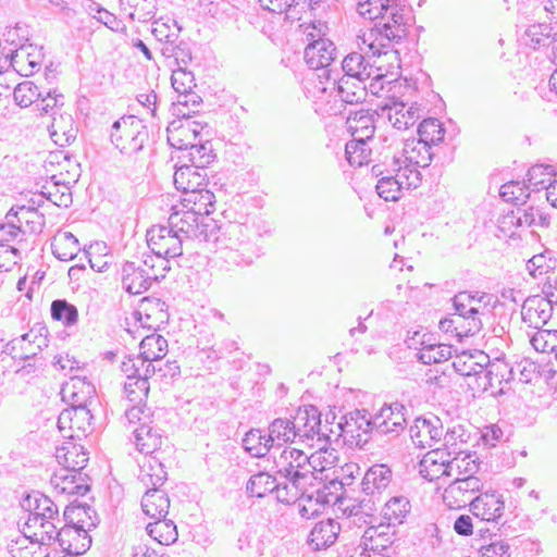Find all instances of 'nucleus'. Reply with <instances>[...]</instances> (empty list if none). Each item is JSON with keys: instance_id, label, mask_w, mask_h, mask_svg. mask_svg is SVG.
I'll list each match as a JSON object with an SVG mask.
<instances>
[{"instance_id": "obj_1", "label": "nucleus", "mask_w": 557, "mask_h": 557, "mask_svg": "<svg viewBox=\"0 0 557 557\" xmlns=\"http://www.w3.org/2000/svg\"><path fill=\"white\" fill-rule=\"evenodd\" d=\"M357 11L362 17L374 22L372 32L376 33V37L369 44L373 55L386 53V49L405 39L413 23L411 9L404 0H361Z\"/></svg>"}, {"instance_id": "obj_2", "label": "nucleus", "mask_w": 557, "mask_h": 557, "mask_svg": "<svg viewBox=\"0 0 557 557\" xmlns=\"http://www.w3.org/2000/svg\"><path fill=\"white\" fill-rule=\"evenodd\" d=\"M215 228L211 242L216 243V262L223 271L250 267L261 256L257 233L246 224H230L222 236Z\"/></svg>"}, {"instance_id": "obj_3", "label": "nucleus", "mask_w": 557, "mask_h": 557, "mask_svg": "<svg viewBox=\"0 0 557 557\" xmlns=\"http://www.w3.org/2000/svg\"><path fill=\"white\" fill-rule=\"evenodd\" d=\"M110 138L122 154L135 160L145 153L150 144L148 127L134 115L115 121L111 127Z\"/></svg>"}, {"instance_id": "obj_4", "label": "nucleus", "mask_w": 557, "mask_h": 557, "mask_svg": "<svg viewBox=\"0 0 557 557\" xmlns=\"http://www.w3.org/2000/svg\"><path fill=\"white\" fill-rule=\"evenodd\" d=\"M392 471L386 465H374L368 469L361 481V493L355 499L350 509V516L361 519L362 516L371 517L376 510V503L381 493L389 485Z\"/></svg>"}, {"instance_id": "obj_5", "label": "nucleus", "mask_w": 557, "mask_h": 557, "mask_svg": "<svg viewBox=\"0 0 557 557\" xmlns=\"http://www.w3.org/2000/svg\"><path fill=\"white\" fill-rule=\"evenodd\" d=\"M392 170H386V176L379 178L376 193L385 201H397L401 197L403 189L417 188L422 182L420 171L401 166L400 158L396 153L392 157Z\"/></svg>"}, {"instance_id": "obj_6", "label": "nucleus", "mask_w": 557, "mask_h": 557, "mask_svg": "<svg viewBox=\"0 0 557 557\" xmlns=\"http://www.w3.org/2000/svg\"><path fill=\"white\" fill-rule=\"evenodd\" d=\"M4 220L0 221V244L5 245L14 242L21 244L24 240L23 223L29 225L30 231L35 233L41 232L45 226V214L33 208H25V206L20 207L16 211L11 209Z\"/></svg>"}, {"instance_id": "obj_7", "label": "nucleus", "mask_w": 557, "mask_h": 557, "mask_svg": "<svg viewBox=\"0 0 557 557\" xmlns=\"http://www.w3.org/2000/svg\"><path fill=\"white\" fill-rule=\"evenodd\" d=\"M278 473L286 478L292 486L304 492L313 479V467L309 457L300 449L286 447L282 450L280 458L275 461Z\"/></svg>"}, {"instance_id": "obj_8", "label": "nucleus", "mask_w": 557, "mask_h": 557, "mask_svg": "<svg viewBox=\"0 0 557 557\" xmlns=\"http://www.w3.org/2000/svg\"><path fill=\"white\" fill-rule=\"evenodd\" d=\"M147 244L161 263L162 272H166L169 260L182 256L184 239L169 224L153 225L147 231Z\"/></svg>"}, {"instance_id": "obj_9", "label": "nucleus", "mask_w": 557, "mask_h": 557, "mask_svg": "<svg viewBox=\"0 0 557 557\" xmlns=\"http://www.w3.org/2000/svg\"><path fill=\"white\" fill-rule=\"evenodd\" d=\"M173 212L168 219V224L185 240L188 238H198L203 242H211L216 225L214 223H205V218L196 214L197 211H190L186 208L178 209L173 206Z\"/></svg>"}, {"instance_id": "obj_10", "label": "nucleus", "mask_w": 557, "mask_h": 557, "mask_svg": "<svg viewBox=\"0 0 557 557\" xmlns=\"http://www.w3.org/2000/svg\"><path fill=\"white\" fill-rule=\"evenodd\" d=\"M292 420L298 442L306 443L317 440L319 449H323L330 442L327 428L326 425L322 426L321 412L317 407L310 405L299 408Z\"/></svg>"}, {"instance_id": "obj_11", "label": "nucleus", "mask_w": 557, "mask_h": 557, "mask_svg": "<svg viewBox=\"0 0 557 557\" xmlns=\"http://www.w3.org/2000/svg\"><path fill=\"white\" fill-rule=\"evenodd\" d=\"M337 436L344 441L362 447L368 443L369 435L375 431L373 416L366 409H356L341 417L336 423Z\"/></svg>"}, {"instance_id": "obj_12", "label": "nucleus", "mask_w": 557, "mask_h": 557, "mask_svg": "<svg viewBox=\"0 0 557 557\" xmlns=\"http://www.w3.org/2000/svg\"><path fill=\"white\" fill-rule=\"evenodd\" d=\"M164 276L165 272L157 271L154 265L145 269L136 262L127 261L122 267V286L131 295L145 293L153 282Z\"/></svg>"}, {"instance_id": "obj_13", "label": "nucleus", "mask_w": 557, "mask_h": 557, "mask_svg": "<svg viewBox=\"0 0 557 557\" xmlns=\"http://www.w3.org/2000/svg\"><path fill=\"white\" fill-rule=\"evenodd\" d=\"M407 408L400 403L384 405L374 416L373 424L380 434L399 435L407 424Z\"/></svg>"}, {"instance_id": "obj_14", "label": "nucleus", "mask_w": 557, "mask_h": 557, "mask_svg": "<svg viewBox=\"0 0 557 557\" xmlns=\"http://www.w3.org/2000/svg\"><path fill=\"white\" fill-rule=\"evenodd\" d=\"M183 120L173 121L166 128L168 141L175 149H183L190 145L199 136L203 128L202 123L190 119V111L180 109Z\"/></svg>"}, {"instance_id": "obj_15", "label": "nucleus", "mask_w": 557, "mask_h": 557, "mask_svg": "<svg viewBox=\"0 0 557 557\" xmlns=\"http://www.w3.org/2000/svg\"><path fill=\"white\" fill-rule=\"evenodd\" d=\"M546 296L547 298L530 297L524 300L521 308V317L523 322L530 327L540 330L552 318V302H557V298L553 300L555 295L552 292H546Z\"/></svg>"}, {"instance_id": "obj_16", "label": "nucleus", "mask_w": 557, "mask_h": 557, "mask_svg": "<svg viewBox=\"0 0 557 557\" xmlns=\"http://www.w3.org/2000/svg\"><path fill=\"white\" fill-rule=\"evenodd\" d=\"M482 487L483 483L478 476L457 478L445 488L443 498L449 508H461L469 504L472 494Z\"/></svg>"}, {"instance_id": "obj_17", "label": "nucleus", "mask_w": 557, "mask_h": 557, "mask_svg": "<svg viewBox=\"0 0 557 557\" xmlns=\"http://www.w3.org/2000/svg\"><path fill=\"white\" fill-rule=\"evenodd\" d=\"M336 54V47L331 40L307 44L305 48V60L309 67L312 70H323V75L327 81H331L333 70L330 66L335 61Z\"/></svg>"}, {"instance_id": "obj_18", "label": "nucleus", "mask_w": 557, "mask_h": 557, "mask_svg": "<svg viewBox=\"0 0 557 557\" xmlns=\"http://www.w3.org/2000/svg\"><path fill=\"white\" fill-rule=\"evenodd\" d=\"M409 432L414 445L422 448L432 447L442 438L444 426L436 416L419 417L410 426Z\"/></svg>"}, {"instance_id": "obj_19", "label": "nucleus", "mask_w": 557, "mask_h": 557, "mask_svg": "<svg viewBox=\"0 0 557 557\" xmlns=\"http://www.w3.org/2000/svg\"><path fill=\"white\" fill-rule=\"evenodd\" d=\"M89 481V476L82 472L59 470L51 476L50 484L59 495L84 496L90 491Z\"/></svg>"}, {"instance_id": "obj_20", "label": "nucleus", "mask_w": 557, "mask_h": 557, "mask_svg": "<svg viewBox=\"0 0 557 557\" xmlns=\"http://www.w3.org/2000/svg\"><path fill=\"white\" fill-rule=\"evenodd\" d=\"M552 165L535 164L528 171V188L532 191L545 189V198L557 208V181Z\"/></svg>"}, {"instance_id": "obj_21", "label": "nucleus", "mask_w": 557, "mask_h": 557, "mask_svg": "<svg viewBox=\"0 0 557 557\" xmlns=\"http://www.w3.org/2000/svg\"><path fill=\"white\" fill-rule=\"evenodd\" d=\"M469 506L473 516L488 522L497 521L505 510L503 495L495 491L481 493L469 503Z\"/></svg>"}, {"instance_id": "obj_22", "label": "nucleus", "mask_w": 557, "mask_h": 557, "mask_svg": "<svg viewBox=\"0 0 557 557\" xmlns=\"http://www.w3.org/2000/svg\"><path fill=\"white\" fill-rule=\"evenodd\" d=\"M381 114L386 116L394 128L398 131L408 129L420 119L419 109L414 106H407L403 101H392L381 107Z\"/></svg>"}, {"instance_id": "obj_23", "label": "nucleus", "mask_w": 557, "mask_h": 557, "mask_svg": "<svg viewBox=\"0 0 557 557\" xmlns=\"http://www.w3.org/2000/svg\"><path fill=\"white\" fill-rule=\"evenodd\" d=\"M449 457L450 453L444 449L429 451L420 462V473L429 481L451 475L453 465Z\"/></svg>"}, {"instance_id": "obj_24", "label": "nucleus", "mask_w": 557, "mask_h": 557, "mask_svg": "<svg viewBox=\"0 0 557 557\" xmlns=\"http://www.w3.org/2000/svg\"><path fill=\"white\" fill-rule=\"evenodd\" d=\"M431 149L432 147L418 141V139H407L404 143L401 153L397 157L400 158L401 166L419 171L418 168H426L433 160L434 153Z\"/></svg>"}, {"instance_id": "obj_25", "label": "nucleus", "mask_w": 557, "mask_h": 557, "mask_svg": "<svg viewBox=\"0 0 557 557\" xmlns=\"http://www.w3.org/2000/svg\"><path fill=\"white\" fill-rule=\"evenodd\" d=\"M42 346H47L46 338L29 332L7 343L4 351L15 360L28 361L41 350Z\"/></svg>"}, {"instance_id": "obj_26", "label": "nucleus", "mask_w": 557, "mask_h": 557, "mask_svg": "<svg viewBox=\"0 0 557 557\" xmlns=\"http://www.w3.org/2000/svg\"><path fill=\"white\" fill-rule=\"evenodd\" d=\"M90 529L63 524L59 529V545L71 555L86 553L91 545Z\"/></svg>"}, {"instance_id": "obj_27", "label": "nucleus", "mask_w": 557, "mask_h": 557, "mask_svg": "<svg viewBox=\"0 0 557 557\" xmlns=\"http://www.w3.org/2000/svg\"><path fill=\"white\" fill-rule=\"evenodd\" d=\"M331 81H333V90L342 102L357 104L366 100L368 95L366 81L347 76L337 78L336 76L333 77V75H331Z\"/></svg>"}, {"instance_id": "obj_28", "label": "nucleus", "mask_w": 557, "mask_h": 557, "mask_svg": "<svg viewBox=\"0 0 557 557\" xmlns=\"http://www.w3.org/2000/svg\"><path fill=\"white\" fill-rule=\"evenodd\" d=\"M341 532V524L334 519L317 522L309 534V545L314 550H321L332 546Z\"/></svg>"}, {"instance_id": "obj_29", "label": "nucleus", "mask_w": 557, "mask_h": 557, "mask_svg": "<svg viewBox=\"0 0 557 557\" xmlns=\"http://www.w3.org/2000/svg\"><path fill=\"white\" fill-rule=\"evenodd\" d=\"M522 40L525 46L534 50L541 47H552L553 52L557 51V33L547 23L530 25L525 29Z\"/></svg>"}, {"instance_id": "obj_30", "label": "nucleus", "mask_w": 557, "mask_h": 557, "mask_svg": "<svg viewBox=\"0 0 557 557\" xmlns=\"http://www.w3.org/2000/svg\"><path fill=\"white\" fill-rule=\"evenodd\" d=\"M165 304L158 298H144L135 312L143 327L157 330L166 320Z\"/></svg>"}, {"instance_id": "obj_31", "label": "nucleus", "mask_w": 557, "mask_h": 557, "mask_svg": "<svg viewBox=\"0 0 557 557\" xmlns=\"http://www.w3.org/2000/svg\"><path fill=\"white\" fill-rule=\"evenodd\" d=\"M55 458L59 465L62 466L60 470H69L71 472H82L88 462V454L84 447L73 443H66L55 450Z\"/></svg>"}, {"instance_id": "obj_32", "label": "nucleus", "mask_w": 557, "mask_h": 557, "mask_svg": "<svg viewBox=\"0 0 557 557\" xmlns=\"http://www.w3.org/2000/svg\"><path fill=\"white\" fill-rule=\"evenodd\" d=\"M206 169H198L194 164L181 165L174 173V185L184 195L201 186H207Z\"/></svg>"}, {"instance_id": "obj_33", "label": "nucleus", "mask_w": 557, "mask_h": 557, "mask_svg": "<svg viewBox=\"0 0 557 557\" xmlns=\"http://www.w3.org/2000/svg\"><path fill=\"white\" fill-rule=\"evenodd\" d=\"M394 540L395 533L386 530V525L380 524L369 527L361 537V543L364 550L389 554Z\"/></svg>"}, {"instance_id": "obj_34", "label": "nucleus", "mask_w": 557, "mask_h": 557, "mask_svg": "<svg viewBox=\"0 0 557 557\" xmlns=\"http://www.w3.org/2000/svg\"><path fill=\"white\" fill-rule=\"evenodd\" d=\"M141 508L152 519L165 518L170 508L169 496L160 487H149L141 498Z\"/></svg>"}, {"instance_id": "obj_35", "label": "nucleus", "mask_w": 557, "mask_h": 557, "mask_svg": "<svg viewBox=\"0 0 557 557\" xmlns=\"http://www.w3.org/2000/svg\"><path fill=\"white\" fill-rule=\"evenodd\" d=\"M62 521L67 525L91 529L97 527L98 517L90 506L71 503L64 509Z\"/></svg>"}, {"instance_id": "obj_36", "label": "nucleus", "mask_w": 557, "mask_h": 557, "mask_svg": "<svg viewBox=\"0 0 557 557\" xmlns=\"http://www.w3.org/2000/svg\"><path fill=\"white\" fill-rule=\"evenodd\" d=\"M137 449L145 454L151 455L162 445V434L153 423L143 422L141 426H137L133 431Z\"/></svg>"}, {"instance_id": "obj_37", "label": "nucleus", "mask_w": 557, "mask_h": 557, "mask_svg": "<svg viewBox=\"0 0 557 557\" xmlns=\"http://www.w3.org/2000/svg\"><path fill=\"white\" fill-rule=\"evenodd\" d=\"M215 196L206 186L199 187L190 193L184 195L181 206L190 211H197L196 214L203 218V214L209 215L214 210Z\"/></svg>"}, {"instance_id": "obj_38", "label": "nucleus", "mask_w": 557, "mask_h": 557, "mask_svg": "<svg viewBox=\"0 0 557 557\" xmlns=\"http://www.w3.org/2000/svg\"><path fill=\"white\" fill-rule=\"evenodd\" d=\"M347 129L352 138L372 139L375 131L374 117L368 110L360 109L350 112L347 121Z\"/></svg>"}, {"instance_id": "obj_39", "label": "nucleus", "mask_w": 557, "mask_h": 557, "mask_svg": "<svg viewBox=\"0 0 557 557\" xmlns=\"http://www.w3.org/2000/svg\"><path fill=\"white\" fill-rule=\"evenodd\" d=\"M168 354V341L160 334L146 335L140 342V355L137 361L145 366V361L160 362Z\"/></svg>"}, {"instance_id": "obj_40", "label": "nucleus", "mask_w": 557, "mask_h": 557, "mask_svg": "<svg viewBox=\"0 0 557 557\" xmlns=\"http://www.w3.org/2000/svg\"><path fill=\"white\" fill-rule=\"evenodd\" d=\"M22 507L27 510L28 516L39 517L40 515L44 518H58L59 508L48 496L34 492L33 494H28L22 500Z\"/></svg>"}, {"instance_id": "obj_41", "label": "nucleus", "mask_w": 557, "mask_h": 557, "mask_svg": "<svg viewBox=\"0 0 557 557\" xmlns=\"http://www.w3.org/2000/svg\"><path fill=\"white\" fill-rule=\"evenodd\" d=\"M410 502L405 496L392 497L382 508V518L387 523L386 530L391 527L401 524L410 511Z\"/></svg>"}, {"instance_id": "obj_42", "label": "nucleus", "mask_w": 557, "mask_h": 557, "mask_svg": "<svg viewBox=\"0 0 557 557\" xmlns=\"http://www.w3.org/2000/svg\"><path fill=\"white\" fill-rule=\"evenodd\" d=\"M164 466L156 457H150L141 466L138 480L147 488L161 487L166 481Z\"/></svg>"}, {"instance_id": "obj_43", "label": "nucleus", "mask_w": 557, "mask_h": 557, "mask_svg": "<svg viewBox=\"0 0 557 557\" xmlns=\"http://www.w3.org/2000/svg\"><path fill=\"white\" fill-rule=\"evenodd\" d=\"M146 530L159 546L170 545L177 541L176 525L172 520L165 518L156 519L154 522L147 524Z\"/></svg>"}, {"instance_id": "obj_44", "label": "nucleus", "mask_w": 557, "mask_h": 557, "mask_svg": "<svg viewBox=\"0 0 557 557\" xmlns=\"http://www.w3.org/2000/svg\"><path fill=\"white\" fill-rule=\"evenodd\" d=\"M41 194L46 197V200L57 207L67 208L73 201L70 186L66 183L55 181V176H52L50 182H46L41 186Z\"/></svg>"}, {"instance_id": "obj_45", "label": "nucleus", "mask_w": 557, "mask_h": 557, "mask_svg": "<svg viewBox=\"0 0 557 557\" xmlns=\"http://www.w3.org/2000/svg\"><path fill=\"white\" fill-rule=\"evenodd\" d=\"M53 256L61 261L74 259L81 250L78 239L70 232L57 235L51 243Z\"/></svg>"}, {"instance_id": "obj_46", "label": "nucleus", "mask_w": 557, "mask_h": 557, "mask_svg": "<svg viewBox=\"0 0 557 557\" xmlns=\"http://www.w3.org/2000/svg\"><path fill=\"white\" fill-rule=\"evenodd\" d=\"M343 76L367 81L372 74V66L366 61V58L358 53L351 52L342 61Z\"/></svg>"}, {"instance_id": "obj_47", "label": "nucleus", "mask_w": 557, "mask_h": 557, "mask_svg": "<svg viewBox=\"0 0 557 557\" xmlns=\"http://www.w3.org/2000/svg\"><path fill=\"white\" fill-rule=\"evenodd\" d=\"M346 484L344 481H338L337 478L332 479L318 488L314 494L308 495L307 499L309 503L314 498L317 504L334 505L342 499Z\"/></svg>"}, {"instance_id": "obj_48", "label": "nucleus", "mask_w": 557, "mask_h": 557, "mask_svg": "<svg viewBox=\"0 0 557 557\" xmlns=\"http://www.w3.org/2000/svg\"><path fill=\"white\" fill-rule=\"evenodd\" d=\"M182 150L187 151V154L184 156V158H187L190 163L198 169H206L215 159L212 144L209 140H206L205 143H196V140L190 141V145Z\"/></svg>"}, {"instance_id": "obj_49", "label": "nucleus", "mask_w": 557, "mask_h": 557, "mask_svg": "<svg viewBox=\"0 0 557 557\" xmlns=\"http://www.w3.org/2000/svg\"><path fill=\"white\" fill-rule=\"evenodd\" d=\"M243 446L247 453L256 458L264 457L273 447L269 435L262 434L259 429H251L245 434Z\"/></svg>"}, {"instance_id": "obj_50", "label": "nucleus", "mask_w": 557, "mask_h": 557, "mask_svg": "<svg viewBox=\"0 0 557 557\" xmlns=\"http://www.w3.org/2000/svg\"><path fill=\"white\" fill-rule=\"evenodd\" d=\"M421 344L422 348L417 354V358L424 364L443 362L451 357V346L431 343L425 339H423Z\"/></svg>"}, {"instance_id": "obj_51", "label": "nucleus", "mask_w": 557, "mask_h": 557, "mask_svg": "<svg viewBox=\"0 0 557 557\" xmlns=\"http://www.w3.org/2000/svg\"><path fill=\"white\" fill-rule=\"evenodd\" d=\"M72 387L81 388V392H70L66 397L71 399V408H89V406L96 400L95 386L83 379L73 377L72 379Z\"/></svg>"}, {"instance_id": "obj_52", "label": "nucleus", "mask_w": 557, "mask_h": 557, "mask_svg": "<svg viewBox=\"0 0 557 557\" xmlns=\"http://www.w3.org/2000/svg\"><path fill=\"white\" fill-rule=\"evenodd\" d=\"M269 438L274 446L277 442L278 445L286 443L298 442L295 428H293V420L277 418L273 420L269 425Z\"/></svg>"}, {"instance_id": "obj_53", "label": "nucleus", "mask_w": 557, "mask_h": 557, "mask_svg": "<svg viewBox=\"0 0 557 557\" xmlns=\"http://www.w3.org/2000/svg\"><path fill=\"white\" fill-rule=\"evenodd\" d=\"M277 488L275 476L268 472H259L249 478L246 484V493L251 497L262 498Z\"/></svg>"}, {"instance_id": "obj_54", "label": "nucleus", "mask_w": 557, "mask_h": 557, "mask_svg": "<svg viewBox=\"0 0 557 557\" xmlns=\"http://www.w3.org/2000/svg\"><path fill=\"white\" fill-rule=\"evenodd\" d=\"M517 214L521 218V227L547 228L550 224V216L543 212L540 208L529 206H518Z\"/></svg>"}, {"instance_id": "obj_55", "label": "nucleus", "mask_w": 557, "mask_h": 557, "mask_svg": "<svg viewBox=\"0 0 557 557\" xmlns=\"http://www.w3.org/2000/svg\"><path fill=\"white\" fill-rule=\"evenodd\" d=\"M418 141L425 143L428 146H437L444 140L445 128L437 119L423 120L418 126Z\"/></svg>"}, {"instance_id": "obj_56", "label": "nucleus", "mask_w": 557, "mask_h": 557, "mask_svg": "<svg viewBox=\"0 0 557 557\" xmlns=\"http://www.w3.org/2000/svg\"><path fill=\"white\" fill-rule=\"evenodd\" d=\"M171 83L175 91H177L183 100H178V104L183 107H187L188 97H195V94L191 92L193 87H195L194 75L191 72H187L182 66L177 70L173 71L171 76Z\"/></svg>"}, {"instance_id": "obj_57", "label": "nucleus", "mask_w": 557, "mask_h": 557, "mask_svg": "<svg viewBox=\"0 0 557 557\" xmlns=\"http://www.w3.org/2000/svg\"><path fill=\"white\" fill-rule=\"evenodd\" d=\"M370 139L352 138L345 146L347 161L352 166H361L370 162L371 148L368 141Z\"/></svg>"}, {"instance_id": "obj_58", "label": "nucleus", "mask_w": 557, "mask_h": 557, "mask_svg": "<svg viewBox=\"0 0 557 557\" xmlns=\"http://www.w3.org/2000/svg\"><path fill=\"white\" fill-rule=\"evenodd\" d=\"M124 393L131 403H140L149 393L148 380L135 372L127 374V381L124 384Z\"/></svg>"}, {"instance_id": "obj_59", "label": "nucleus", "mask_w": 557, "mask_h": 557, "mask_svg": "<svg viewBox=\"0 0 557 557\" xmlns=\"http://www.w3.org/2000/svg\"><path fill=\"white\" fill-rule=\"evenodd\" d=\"M237 547L249 557H260L264 553L265 544L256 531L245 530L237 540Z\"/></svg>"}, {"instance_id": "obj_60", "label": "nucleus", "mask_w": 557, "mask_h": 557, "mask_svg": "<svg viewBox=\"0 0 557 557\" xmlns=\"http://www.w3.org/2000/svg\"><path fill=\"white\" fill-rule=\"evenodd\" d=\"M51 317L66 326H72L77 322L78 311L65 299H57L51 304Z\"/></svg>"}, {"instance_id": "obj_61", "label": "nucleus", "mask_w": 557, "mask_h": 557, "mask_svg": "<svg viewBox=\"0 0 557 557\" xmlns=\"http://www.w3.org/2000/svg\"><path fill=\"white\" fill-rule=\"evenodd\" d=\"M13 97L15 102L22 107L27 108L34 102L39 101L41 97V91L38 86L33 82L25 81L20 83L13 90Z\"/></svg>"}, {"instance_id": "obj_62", "label": "nucleus", "mask_w": 557, "mask_h": 557, "mask_svg": "<svg viewBox=\"0 0 557 557\" xmlns=\"http://www.w3.org/2000/svg\"><path fill=\"white\" fill-rule=\"evenodd\" d=\"M530 188L521 185L519 182H509L502 185L499 196L507 202H515L516 205L524 206L527 199L530 197Z\"/></svg>"}, {"instance_id": "obj_63", "label": "nucleus", "mask_w": 557, "mask_h": 557, "mask_svg": "<svg viewBox=\"0 0 557 557\" xmlns=\"http://www.w3.org/2000/svg\"><path fill=\"white\" fill-rule=\"evenodd\" d=\"M556 268V260L549 256V252H543L533 256L527 262V269L534 278L549 273Z\"/></svg>"}, {"instance_id": "obj_64", "label": "nucleus", "mask_w": 557, "mask_h": 557, "mask_svg": "<svg viewBox=\"0 0 557 557\" xmlns=\"http://www.w3.org/2000/svg\"><path fill=\"white\" fill-rule=\"evenodd\" d=\"M531 344L536 351L548 352L557 349V330L540 329L531 337Z\"/></svg>"}]
</instances>
